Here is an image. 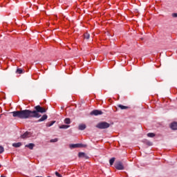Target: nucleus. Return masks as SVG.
Instances as JSON below:
<instances>
[{
  "label": "nucleus",
  "instance_id": "f257e3e1",
  "mask_svg": "<svg viewBox=\"0 0 177 177\" xmlns=\"http://www.w3.org/2000/svg\"><path fill=\"white\" fill-rule=\"evenodd\" d=\"M41 114L46 113V109L41 107L39 105L35 106V111H30L28 109L16 111L11 112L12 117H17L21 120H27V118H39Z\"/></svg>",
  "mask_w": 177,
  "mask_h": 177
},
{
  "label": "nucleus",
  "instance_id": "f03ea898",
  "mask_svg": "<svg viewBox=\"0 0 177 177\" xmlns=\"http://www.w3.org/2000/svg\"><path fill=\"white\" fill-rule=\"evenodd\" d=\"M95 127L98 129H107V128H110V124L107 122H101L97 124Z\"/></svg>",
  "mask_w": 177,
  "mask_h": 177
},
{
  "label": "nucleus",
  "instance_id": "7ed1b4c3",
  "mask_svg": "<svg viewBox=\"0 0 177 177\" xmlns=\"http://www.w3.org/2000/svg\"><path fill=\"white\" fill-rule=\"evenodd\" d=\"M115 168L118 171H122L124 169V165L122 162L118 160L115 163Z\"/></svg>",
  "mask_w": 177,
  "mask_h": 177
},
{
  "label": "nucleus",
  "instance_id": "20e7f679",
  "mask_svg": "<svg viewBox=\"0 0 177 177\" xmlns=\"http://www.w3.org/2000/svg\"><path fill=\"white\" fill-rule=\"evenodd\" d=\"M91 115H102L103 112L100 110L95 109L90 113Z\"/></svg>",
  "mask_w": 177,
  "mask_h": 177
},
{
  "label": "nucleus",
  "instance_id": "39448f33",
  "mask_svg": "<svg viewBox=\"0 0 177 177\" xmlns=\"http://www.w3.org/2000/svg\"><path fill=\"white\" fill-rule=\"evenodd\" d=\"M78 157L80 158H85L86 160H88V158H89V156H88V155H86V153L84 152H80L78 153Z\"/></svg>",
  "mask_w": 177,
  "mask_h": 177
},
{
  "label": "nucleus",
  "instance_id": "423d86ee",
  "mask_svg": "<svg viewBox=\"0 0 177 177\" xmlns=\"http://www.w3.org/2000/svg\"><path fill=\"white\" fill-rule=\"evenodd\" d=\"M30 135H31V133L28 131H26L21 136V139H26V138H30Z\"/></svg>",
  "mask_w": 177,
  "mask_h": 177
},
{
  "label": "nucleus",
  "instance_id": "0eeeda50",
  "mask_svg": "<svg viewBox=\"0 0 177 177\" xmlns=\"http://www.w3.org/2000/svg\"><path fill=\"white\" fill-rule=\"evenodd\" d=\"M81 147V144H71L69 145L70 149H77Z\"/></svg>",
  "mask_w": 177,
  "mask_h": 177
},
{
  "label": "nucleus",
  "instance_id": "6e6552de",
  "mask_svg": "<svg viewBox=\"0 0 177 177\" xmlns=\"http://www.w3.org/2000/svg\"><path fill=\"white\" fill-rule=\"evenodd\" d=\"M25 147H28V149H30V150H32L34 149V147H35V144L30 143V144L25 145Z\"/></svg>",
  "mask_w": 177,
  "mask_h": 177
},
{
  "label": "nucleus",
  "instance_id": "1a4fd4ad",
  "mask_svg": "<svg viewBox=\"0 0 177 177\" xmlns=\"http://www.w3.org/2000/svg\"><path fill=\"white\" fill-rule=\"evenodd\" d=\"M45 120H48V115H44L40 119L37 120V122H42V121H45Z\"/></svg>",
  "mask_w": 177,
  "mask_h": 177
},
{
  "label": "nucleus",
  "instance_id": "9d476101",
  "mask_svg": "<svg viewBox=\"0 0 177 177\" xmlns=\"http://www.w3.org/2000/svg\"><path fill=\"white\" fill-rule=\"evenodd\" d=\"M118 107L120 110H127V109H129V106H124L122 104H118Z\"/></svg>",
  "mask_w": 177,
  "mask_h": 177
},
{
  "label": "nucleus",
  "instance_id": "9b49d317",
  "mask_svg": "<svg viewBox=\"0 0 177 177\" xmlns=\"http://www.w3.org/2000/svg\"><path fill=\"white\" fill-rule=\"evenodd\" d=\"M170 128H171V129L176 131L177 130V122H173L171 124Z\"/></svg>",
  "mask_w": 177,
  "mask_h": 177
},
{
  "label": "nucleus",
  "instance_id": "f8f14e48",
  "mask_svg": "<svg viewBox=\"0 0 177 177\" xmlns=\"http://www.w3.org/2000/svg\"><path fill=\"white\" fill-rule=\"evenodd\" d=\"M86 129V125L84 124H81L79 125V130L80 131H84V129Z\"/></svg>",
  "mask_w": 177,
  "mask_h": 177
},
{
  "label": "nucleus",
  "instance_id": "ddd939ff",
  "mask_svg": "<svg viewBox=\"0 0 177 177\" xmlns=\"http://www.w3.org/2000/svg\"><path fill=\"white\" fill-rule=\"evenodd\" d=\"M68 128H70V125L62 124L59 126V129H68Z\"/></svg>",
  "mask_w": 177,
  "mask_h": 177
},
{
  "label": "nucleus",
  "instance_id": "4468645a",
  "mask_svg": "<svg viewBox=\"0 0 177 177\" xmlns=\"http://www.w3.org/2000/svg\"><path fill=\"white\" fill-rule=\"evenodd\" d=\"M20 146H21V142H17L12 144L13 147H20Z\"/></svg>",
  "mask_w": 177,
  "mask_h": 177
},
{
  "label": "nucleus",
  "instance_id": "2eb2a0df",
  "mask_svg": "<svg viewBox=\"0 0 177 177\" xmlns=\"http://www.w3.org/2000/svg\"><path fill=\"white\" fill-rule=\"evenodd\" d=\"M114 161H115V158H112L109 160L110 165H113L114 164Z\"/></svg>",
  "mask_w": 177,
  "mask_h": 177
},
{
  "label": "nucleus",
  "instance_id": "dca6fc26",
  "mask_svg": "<svg viewBox=\"0 0 177 177\" xmlns=\"http://www.w3.org/2000/svg\"><path fill=\"white\" fill-rule=\"evenodd\" d=\"M147 136L148 138H154V136H156V134L154 133H148Z\"/></svg>",
  "mask_w": 177,
  "mask_h": 177
},
{
  "label": "nucleus",
  "instance_id": "f3484780",
  "mask_svg": "<svg viewBox=\"0 0 177 177\" xmlns=\"http://www.w3.org/2000/svg\"><path fill=\"white\" fill-rule=\"evenodd\" d=\"M84 37L85 39H89V38H91V35H89V33H85Z\"/></svg>",
  "mask_w": 177,
  "mask_h": 177
},
{
  "label": "nucleus",
  "instance_id": "a211bd4d",
  "mask_svg": "<svg viewBox=\"0 0 177 177\" xmlns=\"http://www.w3.org/2000/svg\"><path fill=\"white\" fill-rule=\"evenodd\" d=\"M64 123L65 124H71V120H70V118H66L64 120Z\"/></svg>",
  "mask_w": 177,
  "mask_h": 177
},
{
  "label": "nucleus",
  "instance_id": "6ab92c4d",
  "mask_svg": "<svg viewBox=\"0 0 177 177\" xmlns=\"http://www.w3.org/2000/svg\"><path fill=\"white\" fill-rule=\"evenodd\" d=\"M56 122V121H51L49 123H47L46 127H52V125H53V124H55Z\"/></svg>",
  "mask_w": 177,
  "mask_h": 177
},
{
  "label": "nucleus",
  "instance_id": "aec40b11",
  "mask_svg": "<svg viewBox=\"0 0 177 177\" xmlns=\"http://www.w3.org/2000/svg\"><path fill=\"white\" fill-rule=\"evenodd\" d=\"M3 151H5V149L3 148V147L0 145V154H2Z\"/></svg>",
  "mask_w": 177,
  "mask_h": 177
},
{
  "label": "nucleus",
  "instance_id": "412c9836",
  "mask_svg": "<svg viewBox=\"0 0 177 177\" xmlns=\"http://www.w3.org/2000/svg\"><path fill=\"white\" fill-rule=\"evenodd\" d=\"M57 140H58L57 138H55V139L50 140V142L51 143H56V142H57Z\"/></svg>",
  "mask_w": 177,
  "mask_h": 177
},
{
  "label": "nucleus",
  "instance_id": "4be33fe9",
  "mask_svg": "<svg viewBox=\"0 0 177 177\" xmlns=\"http://www.w3.org/2000/svg\"><path fill=\"white\" fill-rule=\"evenodd\" d=\"M17 73H18V74H21L23 73V70L21 68H18L17 69Z\"/></svg>",
  "mask_w": 177,
  "mask_h": 177
},
{
  "label": "nucleus",
  "instance_id": "5701e85b",
  "mask_svg": "<svg viewBox=\"0 0 177 177\" xmlns=\"http://www.w3.org/2000/svg\"><path fill=\"white\" fill-rule=\"evenodd\" d=\"M55 175L57 177H62V174H59V172H57V171H55Z\"/></svg>",
  "mask_w": 177,
  "mask_h": 177
},
{
  "label": "nucleus",
  "instance_id": "b1692460",
  "mask_svg": "<svg viewBox=\"0 0 177 177\" xmlns=\"http://www.w3.org/2000/svg\"><path fill=\"white\" fill-rule=\"evenodd\" d=\"M172 17H177V13L171 14Z\"/></svg>",
  "mask_w": 177,
  "mask_h": 177
},
{
  "label": "nucleus",
  "instance_id": "393cba45",
  "mask_svg": "<svg viewBox=\"0 0 177 177\" xmlns=\"http://www.w3.org/2000/svg\"><path fill=\"white\" fill-rule=\"evenodd\" d=\"M80 147H86V145L80 144Z\"/></svg>",
  "mask_w": 177,
  "mask_h": 177
},
{
  "label": "nucleus",
  "instance_id": "a878e982",
  "mask_svg": "<svg viewBox=\"0 0 177 177\" xmlns=\"http://www.w3.org/2000/svg\"><path fill=\"white\" fill-rule=\"evenodd\" d=\"M1 177H6V176H1Z\"/></svg>",
  "mask_w": 177,
  "mask_h": 177
},
{
  "label": "nucleus",
  "instance_id": "bb28decb",
  "mask_svg": "<svg viewBox=\"0 0 177 177\" xmlns=\"http://www.w3.org/2000/svg\"><path fill=\"white\" fill-rule=\"evenodd\" d=\"M1 167H2V165H0V168H1Z\"/></svg>",
  "mask_w": 177,
  "mask_h": 177
}]
</instances>
